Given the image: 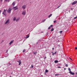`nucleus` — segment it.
<instances>
[{
	"label": "nucleus",
	"mask_w": 77,
	"mask_h": 77,
	"mask_svg": "<svg viewBox=\"0 0 77 77\" xmlns=\"http://www.w3.org/2000/svg\"><path fill=\"white\" fill-rule=\"evenodd\" d=\"M77 3V1H74L72 3V5H75V4Z\"/></svg>",
	"instance_id": "6"
},
{
	"label": "nucleus",
	"mask_w": 77,
	"mask_h": 77,
	"mask_svg": "<svg viewBox=\"0 0 77 77\" xmlns=\"http://www.w3.org/2000/svg\"><path fill=\"white\" fill-rule=\"evenodd\" d=\"M45 74H46V72H48V70L47 69H46L45 71Z\"/></svg>",
	"instance_id": "14"
},
{
	"label": "nucleus",
	"mask_w": 77,
	"mask_h": 77,
	"mask_svg": "<svg viewBox=\"0 0 77 77\" xmlns=\"http://www.w3.org/2000/svg\"><path fill=\"white\" fill-rule=\"evenodd\" d=\"M10 77H11V76H10Z\"/></svg>",
	"instance_id": "49"
},
{
	"label": "nucleus",
	"mask_w": 77,
	"mask_h": 77,
	"mask_svg": "<svg viewBox=\"0 0 77 77\" xmlns=\"http://www.w3.org/2000/svg\"><path fill=\"white\" fill-rule=\"evenodd\" d=\"M54 48H52V50H54Z\"/></svg>",
	"instance_id": "42"
},
{
	"label": "nucleus",
	"mask_w": 77,
	"mask_h": 77,
	"mask_svg": "<svg viewBox=\"0 0 77 77\" xmlns=\"http://www.w3.org/2000/svg\"><path fill=\"white\" fill-rule=\"evenodd\" d=\"M2 14H4L5 16H6V11H4L2 13Z\"/></svg>",
	"instance_id": "9"
},
{
	"label": "nucleus",
	"mask_w": 77,
	"mask_h": 77,
	"mask_svg": "<svg viewBox=\"0 0 77 77\" xmlns=\"http://www.w3.org/2000/svg\"><path fill=\"white\" fill-rule=\"evenodd\" d=\"M26 5H23L22 8H23V9H25V8H26Z\"/></svg>",
	"instance_id": "8"
},
{
	"label": "nucleus",
	"mask_w": 77,
	"mask_h": 77,
	"mask_svg": "<svg viewBox=\"0 0 77 77\" xmlns=\"http://www.w3.org/2000/svg\"><path fill=\"white\" fill-rule=\"evenodd\" d=\"M50 29H51V27H50V26H49L48 28V29L49 30H50Z\"/></svg>",
	"instance_id": "25"
},
{
	"label": "nucleus",
	"mask_w": 77,
	"mask_h": 77,
	"mask_svg": "<svg viewBox=\"0 0 77 77\" xmlns=\"http://www.w3.org/2000/svg\"><path fill=\"white\" fill-rule=\"evenodd\" d=\"M53 30H54V29L53 28H52V29L51 30V31L52 32V31H53Z\"/></svg>",
	"instance_id": "20"
},
{
	"label": "nucleus",
	"mask_w": 77,
	"mask_h": 77,
	"mask_svg": "<svg viewBox=\"0 0 77 77\" xmlns=\"http://www.w3.org/2000/svg\"><path fill=\"white\" fill-rule=\"evenodd\" d=\"M69 73L70 74H72V75H74V72H72L71 71H70L69 72Z\"/></svg>",
	"instance_id": "5"
},
{
	"label": "nucleus",
	"mask_w": 77,
	"mask_h": 77,
	"mask_svg": "<svg viewBox=\"0 0 77 77\" xmlns=\"http://www.w3.org/2000/svg\"><path fill=\"white\" fill-rule=\"evenodd\" d=\"M61 6V5H60V6H59L57 8V9H58V8H59Z\"/></svg>",
	"instance_id": "30"
},
{
	"label": "nucleus",
	"mask_w": 77,
	"mask_h": 77,
	"mask_svg": "<svg viewBox=\"0 0 77 77\" xmlns=\"http://www.w3.org/2000/svg\"><path fill=\"white\" fill-rule=\"evenodd\" d=\"M63 32V31H60L59 32V33H62Z\"/></svg>",
	"instance_id": "17"
},
{
	"label": "nucleus",
	"mask_w": 77,
	"mask_h": 77,
	"mask_svg": "<svg viewBox=\"0 0 77 77\" xmlns=\"http://www.w3.org/2000/svg\"><path fill=\"white\" fill-rule=\"evenodd\" d=\"M56 52H55V53H54L52 54V55L53 56H54V54H56Z\"/></svg>",
	"instance_id": "18"
},
{
	"label": "nucleus",
	"mask_w": 77,
	"mask_h": 77,
	"mask_svg": "<svg viewBox=\"0 0 77 77\" xmlns=\"http://www.w3.org/2000/svg\"><path fill=\"white\" fill-rule=\"evenodd\" d=\"M16 17H14L13 18V21H15L16 20Z\"/></svg>",
	"instance_id": "13"
},
{
	"label": "nucleus",
	"mask_w": 77,
	"mask_h": 77,
	"mask_svg": "<svg viewBox=\"0 0 77 77\" xmlns=\"http://www.w3.org/2000/svg\"><path fill=\"white\" fill-rule=\"evenodd\" d=\"M31 68H33V66L32 65L30 67Z\"/></svg>",
	"instance_id": "22"
},
{
	"label": "nucleus",
	"mask_w": 77,
	"mask_h": 77,
	"mask_svg": "<svg viewBox=\"0 0 77 77\" xmlns=\"http://www.w3.org/2000/svg\"><path fill=\"white\" fill-rule=\"evenodd\" d=\"M10 65H11V63H10Z\"/></svg>",
	"instance_id": "45"
},
{
	"label": "nucleus",
	"mask_w": 77,
	"mask_h": 77,
	"mask_svg": "<svg viewBox=\"0 0 77 77\" xmlns=\"http://www.w3.org/2000/svg\"><path fill=\"white\" fill-rule=\"evenodd\" d=\"M29 35H27L25 38L26 39H27V38H29Z\"/></svg>",
	"instance_id": "16"
},
{
	"label": "nucleus",
	"mask_w": 77,
	"mask_h": 77,
	"mask_svg": "<svg viewBox=\"0 0 77 77\" xmlns=\"http://www.w3.org/2000/svg\"><path fill=\"white\" fill-rule=\"evenodd\" d=\"M75 50H77V47L75 48Z\"/></svg>",
	"instance_id": "36"
},
{
	"label": "nucleus",
	"mask_w": 77,
	"mask_h": 77,
	"mask_svg": "<svg viewBox=\"0 0 77 77\" xmlns=\"http://www.w3.org/2000/svg\"><path fill=\"white\" fill-rule=\"evenodd\" d=\"M14 9H15L14 10L15 11L16 10H17V9H18V7H17V6L16 7H13Z\"/></svg>",
	"instance_id": "10"
},
{
	"label": "nucleus",
	"mask_w": 77,
	"mask_h": 77,
	"mask_svg": "<svg viewBox=\"0 0 77 77\" xmlns=\"http://www.w3.org/2000/svg\"><path fill=\"white\" fill-rule=\"evenodd\" d=\"M53 26L52 25H51L50 26V27H53Z\"/></svg>",
	"instance_id": "26"
},
{
	"label": "nucleus",
	"mask_w": 77,
	"mask_h": 77,
	"mask_svg": "<svg viewBox=\"0 0 77 77\" xmlns=\"http://www.w3.org/2000/svg\"><path fill=\"white\" fill-rule=\"evenodd\" d=\"M52 14H51L50 15L48 16L49 18H50V17H51V16H52Z\"/></svg>",
	"instance_id": "15"
},
{
	"label": "nucleus",
	"mask_w": 77,
	"mask_h": 77,
	"mask_svg": "<svg viewBox=\"0 0 77 77\" xmlns=\"http://www.w3.org/2000/svg\"><path fill=\"white\" fill-rule=\"evenodd\" d=\"M8 51H7V52L8 53Z\"/></svg>",
	"instance_id": "44"
},
{
	"label": "nucleus",
	"mask_w": 77,
	"mask_h": 77,
	"mask_svg": "<svg viewBox=\"0 0 77 77\" xmlns=\"http://www.w3.org/2000/svg\"><path fill=\"white\" fill-rule=\"evenodd\" d=\"M68 69L69 71V72H70V71H71V69L70 68H69Z\"/></svg>",
	"instance_id": "21"
},
{
	"label": "nucleus",
	"mask_w": 77,
	"mask_h": 77,
	"mask_svg": "<svg viewBox=\"0 0 77 77\" xmlns=\"http://www.w3.org/2000/svg\"><path fill=\"white\" fill-rule=\"evenodd\" d=\"M58 68H61V67H60V66H58Z\"/></svg>",
	"instance_id": "31"
},
{
	"label": "nucleus",
	"mask_w": 77,
	"mask_h": 77,
	"mask_svg": "<svg viewBox=\"0 0 77 77\" xmlns=\"http://www.w3.org/2000/svg\"><path fill=\"white\" fill-rule=\"evenodd\" d=\"M26 11H24L22 13V14L23 15H26Z\"/></svg>",
	"instance_id": "3"
},
{
	"label": "nucleus",
	"mask_w": 77,
	"mask_h": 77,
	"mask_svg": "<svg viewBox=\"0 0 77 77\" xmlns=\"http://www.w3.org/2000/svg\"><path fill=\"white\" fill-rule=\"evenodd\" d=\"M10 21V19H8L5 22V24H8L9 23V22Z\"/></svg>",
	"instance_id": "2"
},
{
	"label": "nucleus",
	"mask_w": 77,
	"mask_h": 77,
	"mask_svg": "<svg viewBox=\"0 0 77 77\" xmlns=\"http://www.w3.org/2000/svg\"><path fill=\"white\" fill-rule=\"evenodd\" d=\"M17 62H19V65H21V60L17 61Z\"/></svg>",
	"instance_id": "4"
},
{
	"label": "nucleus",
	"mask_w": 77,
	"mask_h": 77,
	"mask_svg": "<svg viewBox=\"0 0 77 77\" xmlns=\"http://www.w3.org/2000/svg\"><path fill=\"white\" fill-rule=\"evenodd\" d=\"M69 58L71 60H72V59L71 58L69 57Z\"/></svg>",
	"instance_id": "32"
},
{
	"label": "nucleus",
	"mask_w": 77,
	"mask_h": 77,
	"mask_svg": "<svg viewBox=\"0 0 77 77\" xmlns=\"http://www.w3.org/2000/svg\"><path fill=\"white\" fill-rule=\"evenodd\" d=\"M1 1L2 2V0H1Z\"/></svg>",
	"instance_id": "46"
},
{
	"label": "nucleus",
	"mask_w": 77,
	"mask_h": 77,
	"mask_svg": "<svg viewBox=\"0 0 77 77\" xmlns=\"http://www.w3.org/2000/svg\"><path fill=\"white\" fill-rule=\"evenodd\" d=\"M37 53V52H34V54H36Z\"/></svg>",
	"instance_id": "24"
},
{
	"label": "nucleus",
	"mask_w": 77,
	"mask_h": 77,
	"mask_svg": "<svg viewBox=\"0 0 77 77\" xmlns=\"http://www.w3.org/2000/svg\"><path fill=\"white\" fill-rule=\"evenodd\" d=\"M4 41L2 40V42H3Z\"/></svg>",
	"instance_id": "43"
},
{
	"label": "nucleus",
	"mask_w": 77,
	"mask_h": 77,
	"mask_svg": "<svg viewBox=\"0 0 77 77\" xmlns=\"http://www.w3.org/2000/svg\"><path fill=\"white\" fill-rule=\"evenodd\" d=\"M45 20H46V19H45L44 20H43V22H44V21H45Z\"/></svg>",
	"instance_id": "27"
},
{
	"label": "nucleus",
	"mask_w": 77,
	"mask_h": 77,
	"mask_svg": "<svg viewBox=\"0 0 77 77\" xmlns=\"http://www.w3.org/2000/svg\"><path fill=\"white\" fill-rule=\"evenodd\" d=\"M7 2H9V0H8V1Z\"/></svg>",
	"instance_id": "40"
},
{
	"label": "nucleus",
	"mask_w": 77,
	"mask_h": 77,
	"mask_svg": "<svg viewBox=\"0 0 77 77\" xmlns=\"http://www.w3.org/2000/svg\"><path fill=\"white\" fill-rule=\"evenodd\" d=\"M12 8L11 7H9L7 11V12L8 13H9V14H11V11H12Z\"/></svg>",
	"instance_id": "1"
},
{
	"label": "nucleus",
	"mask_w": 77,
	"mask_h": 77,
	"mask_svg": "<svg viewBox=\"0 0 77 77\" xmlns=\"http://www.w3.org/2000/svg\"><path fill=\"white\" fill-rule=\"evenodd\" d=\"M76 74H77V73H76Z\"/></svg>",
	"instance_id": "48"
},
{
	"label": "nucleus",
	"mask_w": 77,
	"mask_h": 77,
	"mask_svg": "<svg viewBox=\"0 0 77 77\" xmlns=\"http://www.w3.org/2000/svg\"><path fill=\"white\" fill-rule=\"evenodd\" d=\"M71 10H72V8H71Z\"/></svg>",
	"instance_id": "47"
},
{
	"label": "nucleus",
	"mask_w": 77,
	"mask_h": 77,
	"mask_svg": "<svg viewBox=\"0 0 77 77\" xmlns=\"http://www.w3.org/2000/svg\"><path fill=\"white\" fill-rule=\"evenodd\" d=\"M46 57H45L44 59H46Z\"/></svg>",
	"instance_id": "38"
},
{
	"label": "nucleus",
	"mask_w": 77,
	"mask_h": 77,
	"mask_svg": "<svg viewBox=\"0 0 77 77\" xmlns=\"http://www.w3.org/2000/svg\"><path fill=\"white\" fill-rule=\"evenodd\" d=\"M74 18V19H76V18H77V17H75Z\"/></svg>",
	"instance_id": "35"
},
{
	"label": "nucleus",
	"mask_w": 77,
	"mask_h": 77,
	"mask_svg": "<svg viewBox=\"0 0 77 77\" xmlns=\"http://www.w3.org/2000/svg\"><path fill=\"white\" fill-rule=\"evenodd\" d=\"M14 40H13L12 41H11L9 43V44L10 45H11V44H12V43H13V42H14Z\"/></svg>",
	"instance_id": "7"
},
{
	"label": "nucleus",
	"mask_w": 77,
	"mask_h": 77,
	"mask_svg": "<svg viewBox=\"0 0 77 77\" xmlns=\"http://www.w3.org/2000/svg\"><path fill=\"white\" fill-rule=\"evenodd\" d=\"M60 75V74H56L55 75V76H57V75Z\"/></svg>",
	"instance_id": "23"
},
{
	"label": "nucleus",
	"mask_w": 77,
	"mask_h": 77,
	"mask_svg": "<svg viewBox=\"0 0 77 77\" xmlns=\"http://www.w3.org/2000/svg\"><path fill=\"white\" fill-rule=\"evenodd\" d=\"M64 70H66V68H64Z\"/></svg>",
	"instance_id": "39"
},
{
	"label": "nucleus",
	"mask_w": 77,
	"mask_h": 77,
	"mask_svg": "<svg viewBox=\"0 0 77 77\" xmlns=\"http://www.w3.org/2000/svg\"><path fill=\"white\" fill-rule=\"evenodd\" d=\"M2 12V11L1 10H0V14H1V12Z\"/></svg>",
	"instance_id": "37"
},
{
	"label": "nucleus",
	"mask_w": 77,
	"mask_h": 77,
	"mask_svg": "<svg viewBox=\"0 0 77 77\" xmlns=\"http://www.w3.org/2000/svg\"><path fill=\"white\" fill-rule=\"evenodd\" d=\"M4 12H6V10L4 9Z\"/></svg>",
	"instance_id": "34"
},
{
	"label": "nucleus",
	"mask_w": 77,
	"mask_h": 77,
	"mask_svg": "<svg viewBox=\"0 0 77 77\" xmlns=\"http://www.w3.org/2000/svg\"><path fill=\"white\" fill-rule=\"evenodd\" d=\"M5 1H6V2H8V0H5Z\"/></svg>",
	"instance_id": "41"
},
{
	"label": "nucleus",
	"mask_w": 77,
	"mask_h": 77,
	"mask_svg": "<svg viewBox=\"0 0 77 77\" xmlns=\"http://www.w3.org/2000/svg\"><path fill=\"white\" fill-rule=\"evenodd\" d=\"M15 2H14L12 4V5L13 6H15Z\"/></svg>",
	"instance_id": "12"
},
{
	"label": "nucleus",
	"mask_w": 77,
	"mask_h": 77,
	"mask_svg": "<svg viewBox=\"0 0 77 77\" xmlns=\"http://www.w3.org/2000/svg\"><path fill=\"white\" fill-rule=\"evenodd\" d=\"M65 66H66V67H68V65L66 64Z\"/></svg>",
	"instance_id": "29"
},
{
	"label": "nucleus",
	"mask_w": 77,
	"mask_h": 77,
	"mask_svg": "<svg viewBox=\"0 0 77 77\" xmlns=\"http://www.w3.org/2000/svg\"><path fill=\"white\" fill-rule=\"evenodd\" d=\"M19 20H20V17H18L16 19V22H18V21H19Z\"/></svg>",
	"instance_id": "11"
},
{
	"label": "nucleus",
	"mask_w": 77,
	"mask_h": 77,
	"mask_svg": "<svg viewBox=\"0 0 77 77\" xmlns=\"http://www.w3.org/2000/svg\"><path fill=\"white\" fill-rule=\"evenodd\" d=\"M25 51V49H24L23 51V53H24Z\"/></svg>",
	"instance_id": "28"
},
{
	"label": "nucleus",
	"mask_w": 77,
	"mask_h": 77,
	"mask_svg": "<svg viewBox=\"0 0 77 77\" xmlns=\"http://www.w3.org/2000/svg\"><path fill=\"white\" fill-rule=\"evenodd\" d=\"M56 21H54V23H56Z\"/></svg>",
	"instance_id": "33"
},
{
	"label": "nucleus",
	"mask_w": 77,
	"mask_h": 77,
	"mask_svg": "<svg viewBox=\"0 0 77 77\" xmlns=\"http://www.w3.org/2000/svg\"><path fill=\"white\" fill-rule=\"evenodd\" d=\"M54 62L55 63H57V62H58V60H55L54 61Z\"/></svg>",
	"instance_id": "19"
}]
</instances>
